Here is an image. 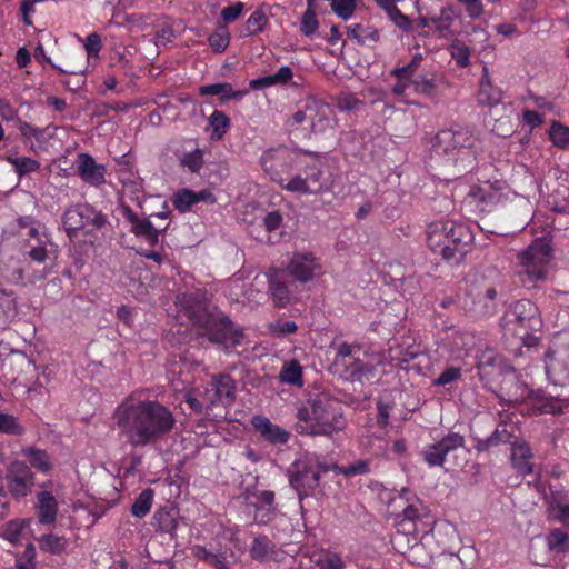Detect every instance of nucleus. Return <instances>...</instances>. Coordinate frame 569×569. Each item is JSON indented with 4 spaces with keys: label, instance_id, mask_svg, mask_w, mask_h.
I'll return each mask as SVG.
<instances>
[{
    "label": "nucleus",
    "instance_id": "obj_35",
    "mask_svg": "<svg viewBox=\"0 0 569 569\" xmlns=\"http://www.w3.org/2000/svg\"><path fill=\"white\" fill-rule=\"evenodd\" d=\"M279 379L283 383L301 387L303 385L302 367L297 360L286 361L280 370Z\"/></svg>",
    "mask_w": 569,
    "mask_h": 569
},
{
    "label": "nucleus",
    "instance_id": "obj_24",
    "mask_svg": "<svg viewBox=\"0 0 569 569\" xmlns=\"http://www.w3.org/2000/svg\"><path fill=\"white\" fill-rule=\"evenodd\" d=\"M253 428L261 437L272 445H284L290 438V432L274 425L264 416H254L251 420Z\"/></svg>",
    "mask_w": 569,
    "mask_h": 569
},
{
    "label": "nucleus",
    "instance_id": "obj_14",
    "mask_svg": "<svg viewBox=\"0 0 569 569\" xmlns=\"http://www.w3.org/2000/svg\"><path fill=\"white\" fill-rule=\"evenodd\" d=\"M283 270L300 283L310 282L323 274L320 260L307 251L295 252Z\"/></svg>",
    "mask_w": 569,
    "mask_h": 569
},
{
    "label": "nucleus",
    "instance_id": "obj_18",
    "mask_svg": "<svg viewBox=\"0 0 569 569\" xmlns=\"http://www.w3.org/2000/svg\"><path fill=\"white\" fill-rule=\"evenodd\" d=\"M123 217L131 226V232L142 238L150 247H154L159 242V234L166 230L156 228L149 219H140L133 210L128 207H122Z\"/></svg>",
    "mask_w": 569,
    "mask_h": 569
},
{
    "label": "nucleus",
    "instance_id": "obj_29",
    "mask_svg": "<svg viewBox=\"0 0 569 569\" xmlns=\"http://www.w3.org/2000/svg\"><path fill=\"white\" fill-rule=\"evenodd\" d=\"M17 234L20 242L39 240V237H43L47 233L46 226L36 220L32 217L26 216L17 219Z\"/></svg>",
    "mask_w": 569,
    "mask_h": 569
},
{
    "label": "nucleus",
    "instance_id": "obj_27",
    "mask_svg": "<svg viewBox=\"0 0 569 569\" xmlns=\"http://www.w3.org/2000/svg\"><path fill=\"white\" fill-rule=\"evenodd\" d=\"M37 515L42 525H51L56 521L58 515V502L54 496L49 491H40L37 495Z\"/></svg>",
    "mask_w": 569,
    "mask_h": 569
},
{
    "label": "nucleus",
    "instance_id": "obj_33",
    "mask_svg": "<svg viewBox=\"0 0 569 569\" xmlns=\"http://www.w3.org/2000/svg\"><path fill=\"white\" fill-rule=\"evenodd\" d=\"M199 93L201 96H219L222 100H229V99H242L246 94V90H233L232 86L227 82L222 83H212V84H206L201 86L199 88Z\"/></svg>",
    "mask_w": 569,
    "mask_h": 569
},
{
    "label": "nucleus",
    "instance_id": "obj_32",
    "mask_svg": "<svg viewBox=\"0 0 569 569\" xmlns=\"http://www.w3.org/2000/svg\"><path fill=\"white\" fill-rule=\"evenodd\" d=\"M476 367L483 371V376H489L501 371L505 367L502 358L492 348H483L476 356Z\"/></svg>",
    "mask_w": 569,
    "mask_h": 569
},
{
    "label": "nucleus",
    "instance_id": "obj_4",
    "mask_svg": "<svg viewBox=\"0 0 569 569\" xmlns=\"http://www.w3.org/2000/svg\"><path fill=\"white\" fill-rule=\"evenodd\" d=\"M427 244L442 259L461 261L471 248L473 233L465 223L453 220H440L428 224Z\"/></svg>",
    "mask_w": 569,
    "mask_h": 569
},
{
    "label": "nucleus",
    "instance_id": "obj_20",
    "mask_svg": "<svg viewBox=\"0 0 569 569\" xmlns=\"http://www.w3.org/2000/svg\"><path fill=\"white\" fill-rule=\"evenodd\" d=\"M473 345V335L466 331L450 330L442 339L443 349L456 360L466 358Z\"/></svg>",
    "mask_w": 569,
    "mask_h": 569
},
{
    "label": "nucleus",
    "instance_id": "obj_7",
    "mask_svg": "<svg viewBox=\"0 0 569 569\" xmlns=\"http://www.w3.org/2000/svg\"><path fill=\"white\" fill-rule=\"evenodd\" d=\"M305 150L290 149L286 146L269 148L262 152L260 164L264 173L278 186L284 189L288 179L284 177L296 164Z\"/></svg>",
    "mask_w": 569,
    "mask_h": 569
},
{
    "label": "nucleus",
    "instance_id": "obj_30",
    "mask_svg": "<svg viewBox=\"0 0 569 569\" xmlns=\"http://www.w3.org/2000/svg\"><path fill=\"white\" fill-rule=\"evenodd\" d=\"M38 240L20 242V250L24 257H28L33 262L43 263L48 259L49 249L52 246L49 234L39 237Z\"/></svg>",
    "mask_w": 569,
    "mask_h": 569
},
{
    "label": "nucleus",
    "instance_id": "obj_58",
    "mask_svg": "<svg viewBox=\"0 0 569 569\" xmlns=\"http://www.w3.org/2000/svg\"><path fill=\"white\" fill-rule=\"evenodd\" d=\"M406 449V442L402 439L393 441L391 446H388L386 442L379 443L378 446L372 443V450L377 456H389L390 453L400 456L405 453Z\"/></svg>",
    "mask_w": 569,
    "mask_h": 569
},
{
    "label": "nucleus",
    "instance_id": "obj_17",
    "mask_svg": "<svg viewBox=\"0 0 569 569\" xmlns=\"http://www.w3.org/2000/svg\"><path fill=\"white\" fill-rule=\"evenodd\" d=\"M76 169L80 179L89 186L100 187L106 183L107 169L86 152L79 153L76 160Z\"/></svg>",
    "mask_w": 569,
    "mask_h": 569
},
{
    "label": "nucleus",
    "instance_id": "obj_54",
    "mask_svg": "<svg viewBox=\"0 0 569 569\" xmlns=\"http://www.w3.org/2000/svg\"><path fill=\"white\" fill-rule=\"evenodd\" d=\"M26 522L23 520H11L7 522L2 529V538L11 543H17L22 535Z\"/></svg>",
    "mask_w": 569,
    "mask_h": 569
},
{
    "label": "nucleus",
    "instance_id": "obj_48",
    "mask_svg": "<svg viewBox=\"0 0 569 569\" xmlns=\"http://www.w3.org/2000/svg\"><path fill=\"white\" fill-rule=\"evenodd\" d=\"M549 138L552 143L561 149L569 148V128L560 122H553L549 130Z\"/></svg>",
    "mask_w": 569,
    "mask_h": 569
},
{
    "label": "nucleus",
    "instance_id": "obj_42",
    "mask_svg": "<svg viewBox=\"0 0 569 569\" xmlns=\"http://www.w3.org/2000/svg\"><path fill=\"white\" fill-rule=\"evenodd\" d=\"M398 498L407 503L402 510V515L406 520L413 521L420 517V511L417 507V503L420 501L412 491L407 488H402Z\"/></svg>",
    "mask_w": 569,
    "mask_h": 569
},
{
    "label": "nucleus",
    "instance_id": "obj_55",
    "mask_svg": "<svg viewBox=\"0 0 569 569\" xmlns=\"http://www.w3.org/2000/svg\"><path fill=\"white\" fill-rule=\"evenodd\" d=\"M510 436L506 430L500 431L496 429L488 438L479 439L475 446L478 451H486L490 447L498 445L499 442H507Z\"/></svg>",
    "mask_w": 569,
    "mask_h": 569
},
{
    "label": "nucleus",
    "instance_id": "obj_19",
    "mask_svg": "<svg viewBox=\"0 0 569 569\" xmlns=\"http://www.w3.org/2000/svg\"><path fill=\"white\" fill-rule=\"evenodd\" d=\"M288 277L283 269H273L268 273L269 293L277 307H286L291 302L292 290Z\"/></svg>",
    "mask_w": 569,
    "mask_h": 569
},
{
    "label": "nucleus",
    "instance_id": "obj_9",
    "mask_svg": "<svg viewBox=\"0 0 569 569\" xmlns=\"http://www.w3.org/2000/svg\"><path fill=\"white\" fill-rule=\"evenodd\" d=\"M292 120L297 124H307L313 133H325L333 128V111L326 102L307 99L293 113Z\"/></svg>",
    "mask_w": 569,
    "mask_h": 569
},
{
    "label": "nucleus",
    "instance_id": "obj_22",
    "mask_svg": "<svg viewBox=\"0 0 569 569\" xmlns=\"http://www.w3.org/2000/svg\"><path fill=\"white\" fill-rule=\"evenodd\" d=\"M448 86L449 83L445 77L433 72L418 74L411 80L413 91L430 99L438 98L441 93V89Z\"/></svg>",
    "mask_w": 569,
    "mask_h": 569
},
{
    "label": "nucleus",
    "instance_id": "obj_64",
    "mask_svg": "<svg viewBox=\"0 0 569 569\" xmlns=\"http://www.w3.org/2000/svg\"><path fill=\"white\" fill-rule=\"evenodd\" d=\"M391 21L402 30H408L411 26V22L407 16H405L395 3H391V7L386 9Z\"/></svg>",
    "mask_w": 569,
    "mask_h": 569
},
{
    "label": "nucleus",
    "instance_id": "obj_50",
    "mask_svg": "<svg viewBox=\"0 0 569 569\" xmlns=\"http://www.w3.org/2000/svg\"><path fill=\"white\" fill-rule=\"evenodd\" d=\"M422 58L421 53H415L407 64L392 69L390 74L395 78H415L413 76L417 73Z\"/></svg>",
    "mask_w": 569,
    "mask_h": 569
},
{
    "label": "nucleus",
    "instance_id": "obj_37",
    "mask_svg": "<svg viewBox=\"0 0 569 569\" xmlns=\"http://www.w3.org/2000/svg\"><path fill=\"white\" fill-rule=\"evenodd\" d=\"M347 36L359 44H365L367 41L377 42L379 40V32L376 28L361 23L348 26Z\"/></svg>",
    "mask_w": 569,
    "mask_h": 569
},
{
    "label": "nucleus",
    "instance_id": "obj_28",
    "mask_svg": "<svg viewBox=\"0 0 569 569\" xmlns=\"http://www.w3.org/2000/svg\"><path fill=\"white\" fill-rule=\"evenodd\" d=\"M501 99V89L493 86L491 79L489 78L488 69L485 67L477 94L478 103L480 106L492 107L500 103Z\"/></svg>",
    "mask_w": 569,
    "mask_h": 569
},
{
    "label": "nucleus",
    "instance_id": "obj_5",
    "mask_svg": "<svg viewBox=\"0 0 569 569\" xmlns=\"http://www.w3.org/2000/svg\"><path fill=\"white\" fill-rule=\"evenodd\" d=\"M309 160L303 162L298 173L284 183V189L291 193L316 196L331 191L332 177L326 163L325 154L305 151Z\"/></svg>",
    "mask_w": 569,
    "mask_h": 569
},
{
    "label": "nucleus",
    "instance_id": "obj_8",
    "mask_svg": "<svg viewBox=\"0 0 569 569\" xmlns=\"http://www.w3.org/2000/svg\"><path fill=\"white\" fill-rule=\"evenodd\" d=\"M541 325L538 317L536 305L528 300L521 299L516 301L502 318V327L506 332L525 339L531 330H536Z\"/></svg>",
    "mask_w": 569,
    "mask_h": 569
},
{
    "label": "nucleus",
    "instance_id": "obj_63",
    "mask_svg": "<svg viewBox=\"0 0 569 569\" xmlns=\"http://www.w3.org/2000/svg\"><path fill=\"white\" fill-rule=\"evenodd\" d=\"M439 31L449 30L453 22V10L451 7L442 8L439 17L431 18Z\"/></svg>",
    "mask_w": 569,
    "mask_h": 569
},
{
    "label": "nucleus",
    "instance_id": "obj_36",
    "mask_svg": "<svg viewBox=\"0 0 569 569\" xmlns=\"http://www.w3.org/2000/svg\"><path fill=\"white\" fill-rule=\"evenodd\" d=\"M318 569H343L345 562L340 553L331 550H321L312 556Z\"/></svg>",
    "mask_w": 569,
    "mask_h": 569
},
{
    "label": "nucleus",
    "instance_id": "obj_45",
    "mask_svg": "<svg viewBox=\"0 0 569 569\" xmlns=\"http://www.w3.org/2000/svg\"><path fill=\"white\" fill-rule=\"evenodd\" d=\"M153 501V490L144 489L134 500L131 512L137 518H143L149 513Z\"/></svg>",
    "mask_w": 569,
    "mask_h": 569
},
{
    "label": "nucleus",
    "instance_id": "obj_51",
    "mask_svg": "<svg viewBox=\"0 0 569 569\" xmlns=\"http://www.w3.org/2000/svg\"><path fill=\"white\" fill-rule=\"evenodd\" d=\"M208 41H209L210 47L216 52H223L228 48L229 41H230V34H229L227 27H224V26L218 27L209 36Z\"/></svg>",
    "mask_w": 569,
    "mask_h": 569
},
{
    "label": "nucleus",
    "instance_id": "obj_3",
    "mask_svg": "<svg viewBox=\"0 0 569 569\" xmlns=\"http://www.w3.org/2000/svg\"><path fill=\"white\" fill-rule=\"evenodd\" d=\"M346 427L339 402L325 395L310 399L297 411L295 430L303 436H331Z\"/></svg>",
    "mask_w": 569,
    "mask_h": 569
},
{
    "label": "nucleus",
    "instance_id": "obj_44",
    "mask_svg": "<svg viewBox=\"0 0 569 569\" xmlns=\"http://www.w3.org/2000/svg\"><path fill=\"white\" fill-rule=\"evenodd\" d=\"M349 375L352 379L361 380L362 378H371L375 373V366L361 361L359 358H352V361L345 362Z\"/></svg>",
    "mask_w": 569,
    "mask_h": 569
},
{
    "label": "nucleus",
    "instance_id": "obj_38",
    "mask_svg": "<svg viewBox=\"0 0 569 569\" xmlns=\"http://www.w3.org/2000/svg\"><path fill=\"white\" fill-rule=\"evenodd\" d=\"M22 455L28 458L31 467L38 469L41 472H49L51 470V462L48 453L44 450L37 449L34 447H28L22 449Z\"/></svg>",
    "mask_w": 569,
    "mask_h": 569
},
{
    "label": "nucleus",
    "instance_id": "obj_39",
    "mask_svg": "<svg viewBox=\"0 0 569 569\" xmlns=\"http://www.w3.org/2000/svg\"><path fill=\"white\" fill-rule=\"evenodd\" d=\"M4 161L10 163L13 167L14 172L19 177H23L26 174L37 172L41 164L39 161L29 158V157H13L7 156L4 157Z\"/></svg>",
    "mask_w": 569,
    "mask_h": 569
},
{
    "label": "nucleus",
    "instance_id": "obj_59",
    "mask_svg": "<svg viewBox=\"0 0 569 569\" xmlns=\"http://www.w3.org/2000/svg\"><path fill=\"white\" fill-rule=\"evenodd\" d=\"M332 11L341 19L348 20L356 9L355 0H331Z\"/></svg>",
    "mask_w": 569,
    "mask_h": 569
},
{
    "label": "nucleus",
    "instance_id": "obj_10",
    "mask_svg": "<svg viewBox=\"0 0 569 569\" xmlns=\"http://www.w3.org/2000/svg\"><path fill=\"white\" fill-rule=\"evenodd\" d=\"M290 486L297 491L300 499L318 487L320 480V470L318 463L301 458L290 465L287 470Z\"/></svg>",
    "mask_w": 569,
    "mask_h": 569
},
{
    "label": "nucleus",
    "instance_id": "obj_15",
    "mask_svg": "<svg viewBox=\"0 0 569 569\" xmlns=\"http://www.w3.org/2000/svg\"><path fill=\"white\" fill-rule=\"evenodd\" d=\"M465 437L458 432L450 431L439 441L427 445L422 449V458L429 467H442L449 453L465 448Z\"/></svg>",
    "mask_w": 569,
    "mask_h": 569
},
{
    "label": "nucleus",
    "instance_id": "obj_21",
    "mask_svg": "<svg viewBox=\"0 0 569 569\" xmlns=\"http://www.w3.org/2000/svg\"><path fill=\"white\" fill-rule=\"evenodd\" d=\"M254 501L251 503L254 508V522L258 525L270 523L277 515V505L274 502V492L262 490L253 493Z\"/></svg>",
    "mask_w": 569,
    "mask_h": 569
},
{
    "label": "nucleus",
    "instance_id": "obj_62",
    "mask_svg": "<svg viewBox=\"0 0 569 569\" xmlns=\"http://www.w3.org/2000/svg\"><path fill=\"white\" fill-rule=\"evenodd\" d=\"M332 469L337 470L339 473L345 475L347 477L363 475L369 471L368 463L363 460H359V461L351 463L347 467H339L337 465H333Z\"/></svg>",
    "mask_w": 569,
    "mask_h": 569
},
{
    "label": "nucleus",
    "instance_id": "obj_34",
    "mask_svg": "<svg viewBox=\"0 0 569 569\" xmlns=\"http://www.w3.org/2000/svg\"><path fill=\"white\" fill-rule=\"evenodd\" d=\"M177 157L180 166L191 173H199L204 164L203 151L199 148H190Z\"/></svg>",
    "mask_w": 569,
    "mask_h": 569
},
{
    "label": "nucleus",
    "instance_id": "obj_47",
    "mask_svg": "<svg viewBox=\"0 0 569 569\" xmlns=\"http://www.w3.org/2000/svg\"><path fill=\"white\" fill-rule=\"evenodd\" d=\"M209 124L212 129L211 139L220 140L229 128V118L219 110H214L209 117Z\"/></svg>",
    "mask_w": 569,
    "mask_h": 569
},
{
    "label": "nucleus",
    "instance_id": "obj_61",
    "mask_svg": "<svg viewBox=\"0 0 569 569\" xmlns=\"http://www.w3.org/2000/svg\"><path fill=\"white\" fill-rule=\"evenodd\" d=\"M270 332L276 337H284L297 330V325L291 320H276L269 326Z\"/></svg>",
    "mask_w": 569,
    "mask_h": 569
},
{
    "label": "nucleus",
    "instance_id": "obj_60",
    "mask_svg": "<svg viewBox=\"0 0 569 569\" xmlns=\"http://www.w3.org/2000/svg\"><path fill=\"white\" fill-rule=\"evenodd\" d=\"M318 20L312 9H307L302 14L300 31L303 36H312L318 29Z\"/></svg>",
    "mask_w": 569,
    "mask_h": 569
},
{
    "label": "nucleus",
    "instance_id": "obj_41",
    "mask_svg": "<svg viewBox=\"0 0 569 569\" xmlns=\"http://www.w3.org/2000/svg\"><path fill=\"white\" fill-rule=\"evenodd\" d=\"M475 303L483 315H491L497 307V290L493 287L485 288L477 293Z\"/></svg>",
    "mask_w": 569,
    "mask_h": 569
},
{
    "label": "nucleus",
    "instance_id": "obj_1",
    "mask_svg": "<svg viewBox=\"0 0 569 569\" xmlns=\"http://www.w3.org/2000/svg\"><path fill=\"white\" fill-rule=\"evenodd\" d=\"M119 435L133 448L156 443L172 431V411L157 400H142L136 393L126 397L114 410Z\"/></svg>",
    "mask_w": 569,
    "mask_h": 569
},
{
    "label": "nucleus",
    "instance_id": "obj_12",
    "mask_svg": "<svg viewBox=\"0 0 569 569\" xmlns=\"http://www.w3.org/2000/svg\"><path fill=\"white\" fill-rule=\"evenodd\" d=\"M106 222V216L88 204L71 206L62 216V226L70 239L89 224L101 228Z\"/></svg>",
    "mask_w": 569,
    "mask_h": 569
},
{
    "label": "nucleus",
    "instance_id": "obj_25",
    "mask_svg": "<svg viewBox=\"0 0 569 569\" xmlns=\"http://www.w3.org/2000/svg\"><path fill=\"white\" fill-rule=\"evenodd\" d=\"M501 193L491 183L485 182L480 186H473L470 188L467 199L470 203H475L479 207L480 211H485L491 208L500 200Z\"/></svg>",
    "mask_w": 569,
    "mask_h": 569
},
{
    "label": "nucleus",
    "instance_id": "obj_2",
    "mask_svg": "<svg viewBox=\"0 0 569 569\" xmlns=\"http://www.w3.org/2000/svg\"><path fill=\"white\" fill-rule=\"evenodd\" d=\"M176 305L179 311L194 326L203 330V335L213 343L234 348L241 343L242 332L236 328L229 317L222 313H211L193 293L177 296Z\"/></svg>",
    "mask_w": 569,
    "mask_h": 569
},
{
    "label": "nucleus",
    "instance_id": "obj_11",
    "mask_svg": "<svg viewBox=\"0 0 569 569\" xmlns=\"http://www.w3.org/2000/svg\"><path fill=\"white\" fill-rule=\"evenodd\" d=\"M525 272L533 280H542L551 258V249L546 239L537 238L528 249L518 256Z\"/></svg>",
    "mask_w": 569,
    "mask_h": 569
},
{
    "label": "nucleus",
    "instance_id": "obj_43",
    "mask_svg": "<svg viewBox=\"0 0 569 569\" xmlns=\"http://www.w3.org/2000/svg\"><path fill=\"white\" fill-rule=\"evenodd\" d=\"M547 546L556 552H569V535L562 529H553L546 537Z\"/></svg>",
    "mask_w": 569,
    "mask_h": 569
},
{
    "label": "nucleus",
    "instance_id": "obj_16",
    "mask_svg": "<svg viewBox=\"0 0 569 569\" xmlns=\"http://www.w3.org/2000/svg\"><path fill=\"white\" fill-rule=\"evenodd\" d=\"M206 399L210 407L217 403L231 405L236 399V382L227 373L212 376L206 389Z\"/></svg>",
    "mask_w": 569,
    "mask_h": 569
},
{
    "label": "nucleus",
    "instance_id": "obj_31",
    "mask_svg": "<svg viewBox=\"0 0 569 569\" xmlns=\"http://www.w3.org/2000/svg\"><path fill=\"white\" fill-rule=\"evenodd\" d=\"M531 449L525 441H516L511 448L512 467L522 476L532 472Z\"/></svg>",
    "mask_w": 569,
    "mask_h": 569
},
{
    "label": "nucleus",
    "instance_id": "obj_23",
    "mask_svg": "<svg viewBox=\"0 0 569 569\" xmlns=\"http://www.w3.org/2000/svg\"><path fill=\"white\" fill-rule=\"evenodd\" d=\"M249 553L252 560L259 562L281 561L283 559V552L267 536L254 537Z\"/></svg>",
    "mask_w": 569,
    "mask_h": 569
},
{
    "label": "nucleus",
    "instance_id": "obj_52",
    "mask_svg": "<svg viewBox=\"0 0 569 569\" xmlns=\"http://www.w3.org/2000/svg\"><path fill=\"white\" fill-rule=\"evenodd\" d=\"M172 203L174 208L180 212H187L191 209L194 201V191L190 189H181L174 193L172 198Z\"/></svg>",
    "mask_w": 569,
    "mask_h": 569
},
{
    "label": "nucleus",
    "instance_id": "obj_26",
    "mask_svg": "<svg viewBox=\"0 0 569 569\" xmlns=\"http://www.w3.org/2000/svg\"><path fill=\"white\" fill-rule=\"evenodd\" d=\"M547 375L553 376V381L559 385L569 383V343L557 352L546 365Z\"/></svg>",
    "mask_w": 569,
    "mask_h": 569
},
{
    "label": "nucleus",
    "instance_id": "obj_46",
    "mask_svg": "<svg viewBox=\"0 0 569 569\" xmlns=\"http://www.w3.org/2000/svg\"><path fill=\"white\" fill-rule=\"evenodd\" d=\"M267 22L268 19L262 11H254L246 21V24L241 30V36L248 37L261 32L264 29Z\"/></svg>",
    "mask_w": 569,
    "mask_h": 569
},
{
    "label": "nucleus",
    "instance_id": "obj_53",
    "mask_svg": "<svg viewBox=\"0 0 569 569\" xmlns=\"http://www.w3.org/2000/svg\"><path fill=\"white\" fill-rule=\"evenodd\" d=\"M451 58L456 61L459 67H467L470 63V50L461 41L456 40L450 44Z\"/></svg>",
    "mask_w": 569,
    "mask_h": 569
},
{
    "label": "nucleus",
    "instance_id": "obj_49",
    "mask_svg": "<svg viewBox=\"0 0 569 569\" xmlns=\"http://www.w3.org/2000/svg\"><path fill=\"white\" fill-rule=\"evenodd\" d=\"M39 546L42 551L59 553L67 547V540L57 535H43L39 539Z\"/></svg>",
    "mask_w": 569,
    "mask_h": 569
},
{
    "label": "nucleus",
    "instance_id": "obj_40",
    "mask_svg": "<svg viewBox=\"0 0 569 569\" xmlns=\"http://www.w3.org/2000/svg\"><path fill=\"white\" fill-rule=\"evenodd\" d=\"M154 526L161 532L173 533L177 530V512L168 509H160L153 516Z\"/></svg>",
    "mask_w": 569,
    "mask_h": 569
},
{
    "label": "nucleus",
    "instance_id": "obj_13",
    "mask_svg": "<svg viewBox=\"0 0 569 569\" xmlns=\"http://www.w3.org/2000/svg\"><path fill=\"white\" fill-rule=\"evenodd\" d=\"M4 480L7 489L13 499H22L32 492L34 473L31 468L21 460L9 463Z\"/></svg>",
    "mask_w": 569,
    "mask_h": 569
},
{
    "label": "nucleus",
    "instance_id": "obj_6",
    "mask_svg": "<svg viewBox=\"0 0 569 569\" xmlns=\"http://www.w3.org/2000/svg\"><path fill=\"white\" fill-rule=\"evenodd\" d=\"M475 137L467 128L440 130L433 140L432 149L437 154L447 156L455 161L459 157L468 158L469 163L473 161L471 148L475 144Z\"/></svg>",
    "mask_w": 569,
    "mask_h": 569
},
{
    "label": "nucleus",
    "instance_id": "obj_57",
    "mask_svg": "<svg viewBox=\"0 0 569 569\" xmlns=\"http://www.w3.org/2000/svg\"><path fill=\"white\" fill-rule=\"evenodd\" d=\"M36 548L28 543L24 551L17 557L16 569H36Z\"/></svg>",
    "mask_w": 569,
    "mask_h": 569
},
{
    "label": "nucleus",
    "instance_id": "obj_56",
    "mask_svg": "<svg viewBox=\"0 0 569 569\" xmlns=\"http://www.w3.org/2000/svg\"><path fill=\"white\" fill-rule=\"evenodd\" d=\"M0 432L18 436L23 432V428L14 416L0 412Z\"/></svg>",
    "mask_w": 569,
    "mask_h": 569
}]
</instances>
